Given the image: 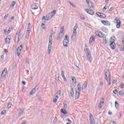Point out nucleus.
Listing matches in <instances>:
<instances>
[{
    "label": "nucleus",
    "instance_id": "obj_50",
    "mask_svg": "<svg viewBox=\"0 0 124 124\" xmlns=\"http://www.w3.org/2000/svg\"><path fill=\"white\" fill-rule=\"evenodd\" d=\"M108 84V86H110L111 85V78H109Z\"/></svg>",
    "mask_w": 124,
    "mask_h": 124
},
{
    "label": "nucleus",
    "instance_id": "obj_29",
    "mask_svg": "<svg viewBox=\"0 0 124 124\" xmlns=\"http://www.w3.org/2000/svg\"><path fill=\"white\" fill-rule=\"evenodd\" d=\"M76 92L77 93H81V87H77Z\"/></svg>",
    "mask_w": 124,
    "mask_h": 124
},
{
    "label": "nucleus",
    "instance_id": "obj_49",
    "mask_svg": "<svg viewBox=\"0 0 124 124\" xmlns=\"http://www.w3.org/2000/svg\"><path fill=\"white\" fill-rule=\"evenodd\" d=\"M7 72V69L6 68H5L3 71L2 72V73H5L6 74V73Z\"/></svg>",
    "mask_w": 124,
    "mask_h": 124
},
{
    "label": "nucleus",
    "instance_id": "obj_38",
    "mask_svg": "<svg viewBox=\"0 0 124 124\" xmlns=\"http://www.w3.org/2000/svg\"><path fill=\"white\" fill-rule=\"evenodd\" d=\"M11 106H12V103H11V102H9L7 106V108H11Z\"/></svg>",
    "mask_w": 124,
    "mask_h": 124
},
{
    "label": "nucleus",
    "instance_id": "obj_41",
    "mask_svg": "<svg viewBox=\"0 0 124 124\" xmlns=\"http://www.w3.org/2000/svg\"><path fill=\"white\" fill-rule=\"evenodd\" d=\"M105 78L106 81H107V82H108V77H109V76H108V75H105Z\"/></svg>",
    "mask_w": 124,
    "mask_h": 124
},
{
    "label": "nucleus",
    "instance_id": "obj_28",
    "mask_svg": "<svg viewBox=\"0 0 124 124\" xmlns=\"http://www.w3.org/2000/svg\"><path fill=\"white\" fill-rule=\"evenodd\" d=\"M22 49H23V45H20V46L17 48V51H22Z\"/></svg>",
    "mask_w": 124,
    "mask_h": 124
},
{
    "label": "nucleus",
    "instance_id": "obj_9",
    "mask_svg": "<svg viewBox=\"0 0 124 124\" xmlns=\"http://www.w3.org/2000/svg\"><path fill=\"white\" fill-rule=\"evenodd\" d=\"M95 41V36L92 35L89 40V44H92L93 42Z\"/></svg>",
    "mask_w": 124,
    "mask_h": 124
},
{
    "label": "nucleus",
    "instance_id": "obj_21",
    "mask_svg": "<svg viewBox=\"0 0 124 124\" xmlns=\"http://www.w3.org/2000/svg\"><path fill=\"white\" fill-rule=\"evenodd\" d=\"M30 31H31V30H28L27 31H26V38H29L30 37Z\"/></svg>",
    "mask_w": 124,
    "mask_h": 124
},
{
    "label": "nucleus",
    "instance_id": "obj_59",
    "mask_svg": "<svg viewBox=\"0 0 124 124\" xmlns=\"http://www.w3.org/2000/svg\"><path fill=\"white\" fill-rule=\"evenodd\" d=\"M113 10H114V7H111L109 10V11H110V12L113 11Z\"/></svg>",
    "mask_w": 124,
    "mask_h": 124
},
{
    "label": "nucleus",
    "instance_id": "obj_13",
    "mask_svg": "<svg viewBox=\"0 0 124 124\" xmlns=\"http://www.w3.org/2000/svg\"><path fill=\"white\" fill-rule=\"evenodd\" d=\"M20 37V35L18 33V32H16V37H15V42H16V43H18L19 42V40H20V39L19 38Z\"/></svg>",
    "mask_w": 124,
    "mask_h": 124
},
{
    "label": "nucleus",
    "instance_id": "obj_57",
    "mask_svg": "<svg viewBox=\"0 0 124 124\" xmlns=\"http://www.w3.org/2000/svg\"><path fill=\"white\" fill-rule=\"evenodd\" d=\"M119 46L120 47V49H122L123 48H124V46H123V44L121 45H119Z\"/></svg>",
    "mask_w": 124,
    "mask_h": 124
},
{
    "label": "nucleus",
    "instance_id": "obj_6",
    "mask_svg": "<svg viewBox=\"0 0 124 124\" xmlns=\"http://www.w3.org/2000/svg\"><path fill=\"white\" fill-rule=\"evenodd\" d=\"M85 11L88 14H90V15H93L94 14V12L92 9H85Z\"/></svg>",
    "mask_w": 124,
    "mask_h": 124
},
{
    "label": "nucleus",
    "instance_id": "obj_61",
    "mask_svg": "<svg viewBox=\"0 0 124 124\" xmlns=\"http://www.w3.org/2000/svg\"><path fill=\"white\" fill-rule=\"evenodd\" d=\"M7 17H8V14H7L4 16V19H6L7 18Z\"/></svg>",
    "mask_w": 124,
    "mask_h": 124
},
{
    "label": "nucleus",
    "instance_id": "obj_52",
    "mask_svg": "<svg viewBox=\"0 0 124 124\" xmlns=\"http://www.w3.org/2000/svg\"><path fill=\"white\" fill-rule=\"evenodd\" d=\"M113 93H114V94H117V93H118V90L115 89L113 91Z\"/></svg>",
    "mask_w": 124,
    "mask_h": 124
},
{
    "label": "nucleus",
    "instance_id": "obj_39",
    "mask_svg": "<svg viewBox=\"0 0 124 124\" xmlns=\"http://www.w3.org/2000/svg\"><path fill=\"white\" fill-rule=\"evenodd\" d=\"M88 5L90 8H93V3L91 2L88 4Z\"/></svg>",
    "mask_w": 124,
    "mask_h": 124
},
{
    "label": "nucleus",
    "instance_id": "obj_56",
    "mask_svg": "<svg viewBox=\"0 0 124 124\" xmlns=\"http://www.w3.org/2000/svg\"><path fill=\"white\" fill-rule=\"evenodd\" d=\"M5 75H6V74H5V73H2V74H1V76L2 77H4L5 76Z\"/></svg>",
    "mask_w": 124,
    "mask_h": 124
},
{
    "label": "nucleus",
    "instance_id": "obj_45",
    "mask_svg": "<svg viewBox=\"0 0 124 124\" xmlns=\"http://www.w3.org/2000/svg\"><path fill=\"white\" fill-rule=\"evenodd\" d=\"M107 7H108V6H107V5H105V6L104 7L103 9V10L104 11H105V10H106V9H107Z\"/></svg>",
    "mask_w": 124,
    "mask_h": 124
},
{
    "label": "nucleus",
    "instance_id": "obj_32",
    "mask_svg": "<svg viewBox=\"0 0 124 124\" xmlns=\"http://www.w3.org/2000/svg\"><path fill=\"white\" fill-rule=\"evenodd\" d=\"M115 106L116 109H118L119 108V103H118V102L115 101Z\"/></svg>",
    "mask_w": 124,
    "mask_h": 124
},
{
    "label": "nucleus",
    "instance_id": "obj_30",
    "mask_svg": "<svg viewBox=\"0 0 124 124\" xmlns=\"http://www.w3.org/2000/svg\"><path fill=\"white\" fill-rule=\"evenodd\" d=\"M92 120H94V118H93V114L91 113L90 114V119L89 121Z\"/></svg>",
    "mask_w": 124,
    "mask_h": 124
},
{
    "label": "nucleus",
    "instance_id": "obj_55",
    "mask_svg": "<svg viewBox=\"0 0 124 124\" xmlns=\"http://www.w3.org/2000/svg\"><path fill=\"white\" fill-rule=\"evenodd\" d=\"M61 76H64V72L63 70H62L61 72Z\"/></svg>",
    "mask_w": 124,
    "mask_h": 124
},
{
    "label": "nucleus",
    "instance_id": "obj_23",
    "mask_svg": "<svg viewBox=\"0 0 124 124\" xmlns=\"http://www.w3.org/2000/svg\"><path fill=\"white\" fill-rule=\"evenodd\" d=\"M61 113H62V114H64V115H66V114H67V111H66V110L65 109H64V108H62L60 110Z\"/></svg>",
    "mask_w": 124,
    "mask_h": 124
},
{
    "label": "nucleus",
    "instance_id": "obj_1",
    "mask_svg": "<svg viewBox=\"0 0 124 124\" xmlns=\"http://www.w3.org/2000/svg\"><path fill=\"white\" fill-rule=\"evenodd\" d=\"M84 51L85 52L86 57L89 60V62H92V61H93V58L92 57V54H91V51H90V49H89V48L86 47L84 49Z\"/></svg>",
    "mask_w": 124,
    "mask_h": 124
},
{
    "label": "nucleus",
    "instance_id": "obj_44",
    "mask_svg": "<svg viewBox=\"0 0 124 124\" xmlns=\"http://www.w3.org/2000/svg\"><path fill=\"white\" fill-rule=\"evenodd\" d=\"M36 97L37 98H38V99H39V100H41V97L40 96V95L37 94Z\"/></svg>",
    "mask_w": 124,
    "mask_h": 124
},
{
    "label": "nucleus",
    "instance_id": "obj_14",
    "mask_svg": "<svg viewBox=\"0 0 124 124\" xmlns=\"http://www.w3.org/2000/svg\"><path fill=\"white\" fill-rule=\"evenodd\" d=\"M18 117H21L22 115L24 113V109L23 108H18Z\"/></svg>",
    "mask_w": 124,
    "mask_h": 124
},
{
    "label": "nucleus",
    "instance_id": "obj_25",
    "mask_svg": "<svg viewBox=\"0 0 124 124\" xmlns=\"http://www.w3.org/2000/svg\"><path fill=\"white\" fill-rule=\"evenodd\" d=\"M31 8H32V9H33V10H36V9H38V6H37V5H32L31 6Z\"/></svg>",
    "mask_w": 124,
    "mask_h": 124
},
{
    "label": "nucleus",
    "instance_id": "obj_64",
    "mask_svg": "<svg viewBox=\"0 0 124 124\" xmlns=\"http://www.w3.org/2000/svg\"><path fill=\"white\" fill-rule=\"evenodd\" d=\"M30 26H31V23H29V24H28V28H27V29H28V30H30Z\"/></svg>",
    "mask_w": 124,
    "mask_h": 124
},
{
    "label": "nucleus",
    "instance_id": "obj_40",
    "mask_svg": "<svg viewBox=\"0 0 124 124\" xmlns=\"http://www.w3.org/2000/svg\"><path fill=\"white\" fill-rule=\"evenodd\" d=\"M110 39H111V41H110L111 43L112 42V41H114V42H115V41L116 40V38H115V37H111Z\"/></svg>",
    "mask_w": 124,
    "mask_h": 124
},
{
    "label": "nucleus",
    "instance_id": "obj_11",
    "mask_svg": "<svg viewBox=\"0 0 124 124\" xmlns=\"http://www.w3.org/2000/svg\"><path fill=\"white\" fill-rule=\"evenodd\" d=\"M63 36V33H59L58 36L57 37L56 39L58 41H61L62 39V37Z\"/></svg>",
    "mask_w": 124,
    "mask_h": 124
},
{
    "label": "nucleus",
    "instance_id": "obj_60",
    "mask_svg": "<svg viewBox=\"0 0 124 124\" xmlns=\"http://www.w3.org/2000/svg\"><path fill=\"white\" fill-rule=\"evenodd\" d=\"M109 124H117V122L113 121V122H111L109 123Z\"/></svg>",
    "mask_w": 124,
    "mask_h": 124
},
{
    "label": "nucleus",
    "instance_id": "obj_17",
    "mask_svg": "<svg viewBox=\"0 0 124 124\" xmlns=\"http://www.w3.org/2000/svg\"><path fill=\"white\" fill-rule=\"evenodd\" d=\"M101 31H104V32H105L106 33H107L108 32H109V30H108V29H107L106 27L103 26L101 28Z\"/></svg>",
    "mask_w": 124,
    "mask_h": 124
},
{
    "label": "nucleus",
    "instance_id": "obj_58",
    "mask_svg": "<svg viewBox=\"0 0 124 124\" xmlns=\"http://www.w3.org/2000/svg\"><path fill=\"white\" fill-rule=\"evenodd\" d=\"M103 104H104V101H100V105L103 106Z\"/></svg>",
    "mask_w": 124,
    "mask_h": 124
},
{
    "label": "nucleus",
    "instance_id": "obj_8",
    "mask_svg": "<svg viewBox=\"0 0 124 124\" xmlns=\"http://www.w3.org/2000/svg\"><path fill=\"white\" fill-rule=\"evenodd\" d=\"M109 46L111 50H114L115 48H116V44H115V42L112 41L109 44Z\"/></svg>",
    "mask_w": 124,
    "mask_h": 124
},
{
    "label": "nucleus",
    "instance_id": "obj_18",
    "mask_svg": "<svg viewBox=\"0 0 124 124\" xmlns=\"http://www.w3.org/2000/svg\"><path fill=\"white\" fill-rule=\"evenodd\" d=\"M88 87V81H86L82 86V90H85Z\"/></svg>",
    "mask_w": 124,
    "mask_h": 124
},
{
    "label": "nucleus",
    "instance_id": "obj_22",
    "mask_svg": "<svg viewBox=\"0 0 124 124\" xmlns=\"http://www.w3.org/2000/svg\"><path fill=\"white\" fill-rule=\"evenodd\" d=\"M71 78L72 79V81L73 83H75V84H76V82H77L76 78L75 77L71 76Z\"/></svg>",
    "mask_w": 124,
    "mask_h": 124
},
{
    "label": "nucleus",
    "instance_id": "obj_48",
    "mask_svg": "<svg viewBox=\"0 0 124 124\" xmlns=\"http://www.w3.org/2000/svg\"><path fill=\"white\" fill-rule=\"evenodd\" d=\"M17 57H20V55H21V51L17 50Z\"/></svg>",
    "mask_w": 124,
    "mask_h": 124
},
{
    "label": "nucleus",
    "instance_id": "obj_16",
    "mask_svg": "<svg viewBox=\"0 0 124 124\" xmlns=\"http://www.w3.org/2000/svg\"><path fill=\"white\" fill-rule=\"evenodd\" d=\"M53 16H54L52 15L51 13H49L46 16V18H47L46 19V20L49 21V20H50Z\"/></svg>",
    "mask_w": 124,
    "mask_h": 124
},
{
    "label": "nucleus",
    "instance_id": "obj_27",
    "mask_svg": "<svg viewBox=\"0 0 124 124\" xmlns=\"http://www.w3.org/2000/svg\"><path fill=\"white\" fill-rule=\"evenodd\" d=\"M15 4H16V2L14 1H12L11 4L10 5L11 7H14V6H15Z\"/></svg>",
    "mask_w": 124,
    "mask_h": 124
},
{
    "label": "nucleus",
    "instance_id": "obj_20",
    "mask_svg": "<svg viewBox=\"0 0 124 124\" xmlns=\"http://www.w3.org/2000/svg\"><path fill=\"white\" fill-rule=\"evenodd\" d=\"M80 93L79 92H76V95H75V99L76 100H77V99H78L79 96H80Z\"/></svg>",
    "mask_w": 124,
    "mask_h": 124
},
{
    "label": "nucleus",
    "instance_id": "obj_24",
    "mask_svg": "<svg viewBox=\"0 0 124 124\" xmlns=\"http://www.w3.org/2000/svg\"><path fill=\"white\" fill-rule=\"evenodd\" d=\"M105 75H108V76H110V72L109 71V69H105Z\"/></svg>",
    "mask_w": 124,
    "mask_h": 124
},
{
    "label": "nucleus",
    "instance_id": "obj_2",
    "mask_svg": "<svg viewBox=\"0 0 124 124\" xmlns=\"http://www.w3.org/2000/svg\"><path fill=\"white\" fill-rule=\"evenodd\" d=\"M77 29H78V24L76 23L73 29V33L72 36V40H75L76 38V35L77 34Z\"/></svg>",
    "mask_w": 124,
    "mask_h": 124
},
{
    "label": "nucleus",
    "instance_id": "obj_26",
    "mask_svg": "<svg viewBox=\"0 0 124 124\" xmlns=\"http://www.w3.org/2000/svg\"><path fill=\"white\" fill-rule=\"evenodd\" d=\"M35 89L33 88L31 90V91L30 92V95H31V94H33L34 93H35Z\"/></svg>",
    "mask_w": 124,
    "mask_h": 124
},
{
    "label": "nucleus",
    "instance_id": "obj_4",
    "mask_svg": "<svg viewBox=\"0 0 124 124\" xmlns=\"http://www.w3.org/2000/svg\"><path fill=\"white\" fill-rule=\"evenodd\" d=\"M69 43V38H68V36L66 35L65 36V38L63 41V45L64 47H67L68 44Z\"/></svg>",
    "mask_w": 124,
    "mask_h": 124
},
{
    "label": "nucleus",
    "instance_id": "obj_35",
    "mask_svg": "<svg viewBox=\"0 0 124 124\" xmlns=\"http://www.w3.org/2000/svg\"><path fill=\"white\" fill-rule=\"evenodd\" d=\"M42 20L43 23H46V18L45 17V16H43L42 18Z\"/></svg>",
    "mask_w": 124,
    "mask_h": 124
},
{
    "label": "nucleus",
    "instance_id": "obj_7",
    "mask_svg": "<svg viewBox=\"0 0 124 124\" xmlns=\"http://www.w3.org/2000/svg\"><path fill=\"white\" fill-rule=\"evenodd\" d=\"M96 14L97 16H98L100 18H103L104 19H105V18H106V16L104 14L99 13V12H97Z\"/></svg>",
    "mask_w": 124,
    "mask_h": 124
},
{
    "label": "nucleus",
    "instance_id": "obj_43",
    "mask_svg": "<svg viewBox=\"0 0 124 124\" xmlns=\"http://www.w3.org/2000/svg\"><path fill=\"white\" fill-rule=\"evenodd\" d=\"M34 89H35V90H38V89H39V84H37Z\"/></svg>",
    "mask_w": 124,
    "mask_h": 124
},
{
    "label": "nucleus",
    "instance_id": "obj_34",
    "mask_svg": "<svg viewBox=\"0 0 124 124\" xmlns=\"http://www.w3.org/2000/svg\"><path fill=\"white\" fill-rule=\"evenodd\" d=\"M56 13H57V11L56 10H54L52 12H50L51 15H53V16L56 14Z\"/></svg>",
    "mask_w": 124,
    "mask_h": 124
},
{
    "label": "nucleus",
    "instance_id": "obj_54",
    "mask_svg": "<svg viewBox=\"0 0 124 124\" xmlns=\"http://www.w3.org/2000/svg\"><path fill=\"white\" fill-rule=\"evenodd\" d=\"M77 88H81V83H78Z\"/></svg>",
    "mask_w": 124,
    "mask_h": 124
},
{
    "label": "nucleus",
    "instance_id": "obj_47",
    "mask_svg": "<svg viewBox=\"0 0 124 124\" xmlns=\"http://www.w3.org/2000/svg\"><path fill=\"white\" fill-rule=\"evenodd\" d=\"M63 106H63L64 108H67V104H66V103L64 102Z\"/></svg>",
    "mask_w": 124,
    "mask_h": 124
},
{
    "label": "nucleus",
    "instance_id": "obj_53",
    "mask_svg": "<svg viewBox=\"0 0 124 124\" xmlns=\"http://www.w3.org/2000/svg\"><path fill=\"white\" fill-rule=\"evenodd\" d=\"M62 93V91L60 90L59 91H58L57 93V94H58L59 95H61Z\"/></svg>",
    "mask_w": 124,
    "mask_h": 124
},
{
    "label": "nucleus",
    "instance_id": "obj_51",
    "mask_svg": "<svg viewBox=\"0 0 124 124\" xmlns=\"http://www.w3.org/2000/svg\"><path fill=\"white\" fill-rule=\"evenodd\" d=\"M57 117H55L54 120H53V123L54 124L57 123Z\"/></svg>",
    "mask_w": 124,
    "mask_h": 124
},
{
    "label": "nucleus",
    "instance_id": "obj_62",
    "mask_svg": "<svg viewBox=\"0 0 124 124\" xmlns=\"http://www.w3.org/2000/svg\"><path fill=\"white\" fill-rule=\"evenodd\" d=\"M124 83H122V84L120 85V88H121V89H124Z\"/></svg>",
    "mask_w": 124,
    "mask_h": 124
},
{
    "label": "nucleus",
    "instance_id": "obj_3",
    "mask_svg": "<svg viewBox=\"0 0 124 124\" xmlns=\"http://www.w3.org/2000/svg\"><path fill=\"white\" fill-rule=\"evenodd\" d=\"M52 35H51L49 36V39H48V49H47V53L48 55H50L51 54V49H52Z\"/></svg>",
    "mask_w": 124,
    "mask_h": 124
},
{
    "label": "nucleus",
    "instance_id": "obj_5",
    "mask_svg": "<svg viewBox=\"0 0 124 124\" xmlns=\"http://www.w3.org/2000/svg\"><path fill=\"white\" fill-rule=\"evenodd\" d=\"M95 34L97 36H98L99 37H100L101 38H102V37H104V35L103 34V33L100 31H96L95 32Z\"/></svg>",
    "mask_w": 124,
    "mask_h": 124
},
{
    "label": "nucleus",
    "instance_id": "obj_63",
    "mask_svg": "<svg viewBox=\"0 0 124 124\" xmlns=\"http://www.w3.org/2000/svg\"><path fill=\"white\" fill-rule=\"evenodd\" d=\"M57 101H58V100L57 99H56V98L53 99L54 103H56V102H57Z\"/></svg>",
    "mask_w": 124,
    "mask_h": 124
},
{
    "label": "nucleus",
    "instance_id": "obj_31",
    "mask_svg": "<svg viewBox=\"0 0 124 124\" xmlns=\"http://www.w3.org/2000/svg\"><path fill=\"white\" fill-rule=\"evenodd\" d=\"M41 27L42 29H44V30H46V25L44 23H42L41 24Z\"/></svg>",
    "mask_w": 124,
    "mask_h": 124
},
{
    "label": "nucleus",
    "instance_id": "obj_36",
    "mask_svg": "<svg viewBox=\"0 0 124 124\" xmlns=\"http://www.w3.org/2000/svg\"><path fill=\"white\" fill-rule=\"evenodd\" d=\"M90 122L91 124H95V121H94V119L90 120Z\"/></svg>",
    "mask_w": 124,
    "mask_h": 124
},
{
    "label": "nucleus",
    "instance_id": "obj_10",
    "mask_svg": "<svg viewBox=\"0 0 124 124\" xmlns=\"http://www.w3.org/2000/svg\"><path fill=\"white\" fill-rule=\"evenodd\" d=\"M101 23L104 25V26H110L111 24L107 20H102Z\"/></svg>",
    "mask_w": 124,
    "mask_h": 124
},
{
    "label": "nucleus",
    "instance_id": "obj_33",
    "mask_svg": "<svg viewBox=\"0 0 124 124\" xmlns=\"http://www.w3.org/2000/svg\"><path fill=\"white\" fill-rule=\"evenodd\" d=\"M12 29H13L12 26H10V27H9V29H8V30L7 31L8 33H10L11 31H12Z\"/></svg>",
    "mask_w": 124,
    "mask_h": 124
},
{
    "label": "nucleus",
    "instance_id": "obj_19",
    "mask_svg": "<svg viewBox=\"0 0 124 124\" xmlns=\"http://www.w3.org/2000/svg\"><path fill=\"white\" fill-rule=\"evenodd\" d=\"M70 95L71 97H74V90H73V88H71L70 90Z\"/></svg>",
    "mask_w": 124,
    "mask_h": 124
},
{
    "label": "nucleus",
    "instance_id": "obj_15",
    "mask_svg": "<svg viewBox=\"0 0 124 124\" xmlns=\"http://www.w3.org/2000/svg\"><path fill=\"white\" fill-rule=\"evenodd\" d=\"M122 23V21L120 20V19H117L116 21V27L117 29H120L121 28V24Z\"/></svg>",
    "mask_w": 124,
    "mask_h": 124
},
{
    "label": "nucleus",
    "instance_id": "obj_42",
    "mask_svg": "<svg viewBox=\"0 0 124 124\" xmlns=\"http://www.w3.org/2000/svg\"><path fill=\"white\" fill-rule=\"evenodd\" d=\"M5 114H6V110H2L1 112V115H4Z\"/></svg>",
    "mask_w": 124,
    "mask_h": 124
},
{
    "label": "nucleus",
    "instance_id": "obj_12",
    "mask_svg": "<svg viewBox=\"0 0 124 124\" xmlns=\"http://www.w3.org/2000/svg\"><path fill=\"white\" fill-rule=\"evenodd\" d=\"M10 40H11V36H10V35H8L5 39L6 44H9V43H10Z\"/></svg>",
    "mask_w": 124,
    "mask_h": 124
},
{
    "label": "nucleus",
    "instance_id": "obj_37",
    "mask_svg": "<svg viewBox=\"0 0 124 124\" xmlns=\"http://www.w3.org/2000/svg\"><path fill=\"white\" fill-rule=\"evenodd\" d=\"M119 94L120 95H124V91H119Z\"/></svg>",
    "mask_w": 124,
    "mask_h": 124
},
{
    "label": "nucleus",
    "instance_id": "obj_46",
    "mask_svg": "<svg viewBox=\"0 0 124 124\" xmlns=\"http://www.w3.org/2000/svg\"><path fill=\"white\" fill-rule=\"evenodd\" d=\"M80 18L81 20H85V16H80Z\"/></svg>",
    "mask_w": 124,
    "mask_h": 124
}]
</instances>
